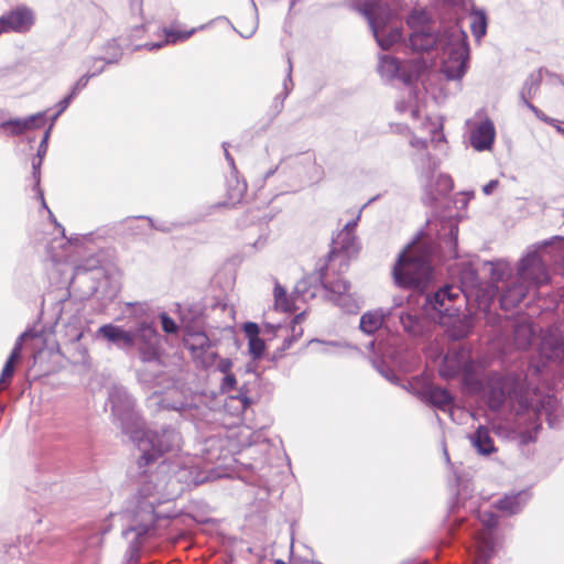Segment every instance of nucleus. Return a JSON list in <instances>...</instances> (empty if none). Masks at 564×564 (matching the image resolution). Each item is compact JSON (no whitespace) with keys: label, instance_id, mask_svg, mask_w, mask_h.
<instances>
[{"label":"nucleus","instance_id":"36","mask_svg":"<svg viewBox=\"0 0 564 564\" xmlns=\"http://www.w3.org/2000/svg\"><path fill=\"white\" fill-rule=\"evenodd\" d=\"M542 82V70L532 73L527 78L520 93L521 100L530 99L539 89Z\"/></svg>","mask_w":564,"mask_h":564},{"label":"nucleus","instance_id":"49","mask_svg":"<svg viewBox=\"0 0 564 564\" xmlns=\"http://www.w3.org/2000/svg\"><path fill=\"white\" fill-rule=\"evenodd\" d=\"M162 328L167 334H174L177 330V325L167 314H161Z\"/></svg>","mask_w":564,"mask_h":564},{"label":"nucleus","instance_id":"17","mask_svg":"<svg viewBox=\"0 0 564 564\" xmlns=\"http://www.w3.org/2000/svg\"><path fill=\"white\" fill-rule=\"evenodd\" d=\"M184 345L193 357L207 368L214 365L217 354L210 350V340L203 332H187L184 336Z\"/></svg>","mask_w":564,"mask_h":564},{"label":"nucleus","instance_id":"54","mask_svg":"<svg viewBox=\"0 0 564 564\" xmlns=\"http://www.w3.org/2000/svg\"><path fill=\"white\" fill-rule=\"evenodd\" d=\"M75 96L69 93L68 96H66L64 99H62L59 102H58V111L57 113L53 117V121H55L57 119V117L64 112L66 110V108L69 106L70 101L73 100Z\"/></svg>","mask_w":564,"mask_h":564},{"label":"nucleus","instance_id":"6","mask_svg":"<svg viewBox=\"0 0 564 564\" xmlns=\"http://www.w3.org/2000/svg\"><path fill=\"white\" fill-rule=\"evenodd\" d=\"M436 245L425 236L417 237L400 253L393 267V276L403 288H424L433 279Z\"/></svg>","mask_w":564,"mask_h":564},{"label":"nucleus","instance_id":"61","mask_svg":"<svg viewBox=\"0 0 564 564\" xmlns=\"http://www.w3.org/2000/svg\"><path fill=\"white\" fill-rule=\"evenodd\" d=\"M223 147H224V150H225V156H226V160L228 161L229 165L235 169V161H234V158L229 154L228 152V149H227V143H223Z\"/></svg>","mask_w":564,"mask_h":564},{"label":"nucleus","instance_id":"53","mask_svg":"<svg viewBox=\"0 0 564 564\" xmlns=\"http://www.w3.org/2000/svg\"><path fill=\"white\" fill-rule=\"evenodd\" d=\"M109 46H115L117 48L116 53L113 54L112 57H109V58H94L93 61L94 62H100V61H104L105 63L107 64H111V63H117L121 55H122V52L117 47V44L115 41L108 43Z\"/></svg>","mask_w":564,"mask_h":564},{"label":"nucleus","instance_id":"46","mask_svg":"<svg viewBox=\"0 0 564 564\" xmlns=\"http://www.w3.org/2000/svg\"><path fill=\"white\" fill-rule=\"evenodd\" d=\"M523 104L543 122L555 126L556 119L546 116L543 111L536 108L533 104L529 101V99L522 100Z\"/></svg>","mask_w":564,"mask_h":564},{"label":"nucleus","instance_id":"10","mask_svg":"<svg viewBox=\"0 0 564 564\" xmlns=\"http://www.w3.org/2000/svg\"><path fill=\"white\" fill-rule=\"evenodd\" d=\"M462 285H456L462 290V297L466 302L474 300L479 310L486 311L497 293L498 285L482 286L478 280L476 270L471 265L465 267L460 272Z\"/></svg>","mask_w":564,"mask_h":564},{"label":"nucleus","instance_id":"51","mask_svg":"<svg viewBox=\"0 0 564 564\" xmlns=\"http://www.w3.org/2000/svg\"><path fill=\"white\" fill-rule=\"evenodd\" d=\"M243 332H245V334H246V336L248 337V340H249L250 338H258L260 329H259V326L256 323L249 322V323L245 324Z\"/></svg>","mask_w":564,"mask_h":564},{"label":"nucleus","instance_id":"41","mask_svg":"<svg viewBox=\"0 0 564 564\" xmlns=\"http://www.w3.org/2000/svg\"><path fill=\"white\" fill-rule=\"evenodd\" d=\"M20 358L15 357V354H10L0 376V390L3 389L7 384H9V382L11 381V378L13 377L14 373V364Z\"/></svg>","mask_w":564,"mask_h":564},{"label":"nucleus","instance_id":"20","mask_svg":"<svg viewBox=\"0 0 564 564\" xmlns=\"http://www.w3.org/2000/svg\"><path fill=\"white\" fill-rule=\"evenodd\" d=\"M530 286L532 285L525 280H519V275H517V279L509 283L500 295L501 307L506 311L516 307L527 296Z\"/></svg>","mask_w":564,"mask_h":564},{"label":"nucleus","instance_id":"18","mask_svg":"<svg viewBox=\"0 0 564 564\" xmlns=\"http://www.w3.org/2000/svg\"><path fill=\"white\" fill-rule=\"evenodd\" d=\"M95 338L104 339L119 349L129 351L131 330L113 324H105L96 330Z\"/></svg>","mask_w":564,"mask_h":564},{"label":"nucleus","instance_id":"60","mask_svg":"<svg viewBox=\"0 0 564 564\" xmlns=\"http://www.w3.org/2000/svg\"><path fill=\"white\" fill-rule=\"evenodd\" d=\"M360 215H358L355 219H352L351 221H348L345 227L343 228V230H349L350 232H354L356 226H357V223H358V219H359Z\"/></svg>","mask_w":564,"mask_h":564},{"label":"nucleus","instance_id":"39","mask_svg":"<svg viewBox=\"0 0 564 564\" xmlns=\"http://www.w3.org/2000/svg\"><path fill=\"white\" fill-rule=\"evenodd\" d=\"M148 403L150 408H158V409H173L175 411H181L184 408L183 403L180 404H171L166 401V399L158 392H154L151 394L148 399Z\"/></svg>","mask_w":564,"mask_h":564},{"label":"nucleus","instance_id":"22","mask_svg":"<svg viewBox=\"0 0 564 564\" xmlns=\"http://www.w3.org/2000/svg\"><path fill=\"white\" fill-rule=\"evenodd\" d=\"M45 112H37L23 119H11L1 123V128L12 135H20L25 131L41 128L44 124Z\"/></svg>","mask_w":564,"mask_h":564},{"label":"nucleus","instance_id":"56","mask_svg":"<svg viewBox=\"0 0 564 564\" xmlns=\"http://www.w3.org/2000/svg\"><path fill=\"white\" fill-rule=\"evenodd\" d=\"M458 228L456 225L449 224V238L446 239V243L451 245L453 248L456 247V239H457Z\"/></svg>","mask_w":564,"mask_h":564},{"label":"nucleus","instance_id":"21","mask_svg":"<svg viewBox=\"0 0 564 564\" xmlns=\"http://www.w3.org/2000/svg\"><path fill=\"white\" fill-rule=\"evenodd\" d=\"M448 30L442 35H436L434 31L415 30L410 35V46L413 51H430L433 47L442 48L444 42L442 40L446 37Z\"/></svg>","mask_w":564,"mask_h":564},{"label":"nucleus","instance_id":"26","mask_svg":"<svg viewBox=\"0 0 564 564\" xmlns=\"http://www.w3.org/2000/svg\"><path fill=\"white\" fill-rule=\"evenodd\" d=\"M535 336V329L529 323H519L513 329V343L518 349H527Z\"/></svg>","mask_w":564,"mask_h":564},{"label":"nucleus","instance_id":"55","mask_svg":"<svg viewBox=\"0 0 564 564\" xmlns=\"http://www.w3.org/2000/svg\"><path fill=\"white\" fill-rule=\"evenodd\" d=\"M232 368V361L228 358H223L217 364V370L224 375L230 373Z\"/></svg>","mask_w":564,"mask_h":564},{"label":"nucleus","instance_id":"28","mask_svg":"<svg viewBox=\"0 0 564 564\" xmlns=\"http://www.w3.org/2000/svg\"><path fill=\"white\" fill-rule=\"evenodd\" d=\"M463 368V361L457 352H448L443 357L440 366V375L444 378L456 376Z\"/></svg>","mask_w":564,"mask_h":564},{"label":"nucleus","instance_id":"19","mask_svg":"<svg viewBox=\"0 0 564 564\" xmlns=\"http://www.w3.org/2000/svg\"><path fill=\"white\" fill-rule=\"evenodd\" d=\"M540 354L547 360H561L564 357V337L558 329L547 332L541 340Z\"/></svg>","mask_w":564,"mask_h":564},{"label":"nucleus","instance_id":"57","mask_svg":"<svg viewBox=\"0 0 564 564\" xmlns=\"http://www.w3.org/2000/svg\"><path fill=\"white\" fill-rule=\"evenodd\" d=\"M499 182L497 180H491L488 182L484 187L482 192L485 195H490L494 193V191L498 187Z\"/></svg>","mask_w":564,"mask_h":564},{"label":"nucleus","instance_id":"45","mask_svg":"<svg viewBox=\"0 0 564 564\" xmlns=\"http://www.w3.org/2000/svg\"><path fill=\"white\" fill-rule=\"evenodd\" d=\"M523 104L543 122L555 126L556 119L546 116L543 111L536 108L533 104L529 101V99L522 100Z\"/></svg>","mask_w":564,"mask_h":564},{"label":"nucleus","instance_id":"14","mask_svg":"<svg viewBox=\"0 0 564 564\" xmlns=\"http://www.w3.org/2000/svg\"><path fill=\"white\" fill-rule=\"evenodd\" d=\"M35 23V14L26 6H18L0 17V35L15 32L26 33Z\"/></svg>","mask_w":564,"mask_h":564},{"label":"nucleus","instance_id":"40","mask_svg":"<svg viewBox=\"0 0 564 564\" xmlns=\"http://www.w3.org/2000/svg\"><path fill=\"white\" fill-rule=\"evenodd\" d=\"M324 288L327 290V296L330 300V297H339L341 294L348 293L350 285L344 279H337L329 284H324Z\"/></svg>","mask_w":564,"mask_h":564},{"label":"nucleus","instance_id":"48","mask_svg":"<svg viewBox=\"0 0 564 564\" xmlns=\"http://www.w3.org/2000/svg\"><path fill=\"white\" fill-rule=\"evenodd\" d=\"M33 336V333L32 330L28 329L25 332H23L15 340V344H14V347L11 351V354H15V357L17 358H20V355H21V350H22V346H23V343L26 338L29 337H32Z\"/></svg>","mask_w":564,"mask_h":564},{"label":"nucleus","instance_id":"8","mask_svg":"<svg viewBox=\"0 0 564 564\" xmlns=\"http://www.w3.org/2000/svg\"><path fill=\"white\" fill-rule=\"evenodd\" d=\"M358 11L365 15L372 34L382 50H389L401 37V29L390 25L393 13L383 0H357Z\"/></svg>","mask_w":564,"mask_h":564},{"label":"nucleus","instance_id":"27","mask_svg":"<svg viewBox=\"0 0 564 564\" xmlns=\"http://www.w3.org/2000/svg\"><path fill=\"white\" fill-rule=\"evenodd\" d=\"M384 314L381 310L369 311L360 318V329L370 335L377 332L383 324Z\"/></svg>","mask_w":564,"mask_h":564},{"label":"nucleus","instance_id":"7","mask_svg":"<svg viewBox=\"0 0 564 564\" xmlns=\"http://www.w3.org/2000/svg\"><path fill=\"white\" fill-rule=\"evenodd\" d=\"M130 440L142 453L139 459L140 465H148L163 455L176 457L183 447L181 433L171 425H163L154 430L145 429L142 425L131 432Z\"/></svg>","mask_w":564,"mask_h":564},{"label":"nucleus","instance_id":"59","mask_svg":"<svg viewBox=\"0 0 564 564\" xmlns=\"http://www.w3.org/2000/svg\"><path fill=\"white\" fill-rule=\"evenodd\" d=\"M47 142L46 138H43L37 150V156L43 158L47 151Z\"/></svg>","mask_w":564,"mask_h":564},{"label":"nucleus","instance_id":"16","mask_svg":"<svg viewBox=\"0 0 564 564\" xmlns=\"http://www.w3.org/2000/svg\"><path fill=\"white\" fill-rule=\"evenodd\" d=\"M466 124L469 128V142L476 151H487L492 148L496 138V129L494 122L488 119L475 121L474 119L467 120Z\"/></svg>","mask_w":564,"mask_h":564},{"label":"nucleus","instance_id":"37","mask_svg":"<svg viewBox=\"0 0 564 564\" xmlns=\"http://www.w3.org/2000/svg\"><path fill=\"white\" fill-rule=\"evenodd\" d=\"M273 295L274 306L276 310L282 312L293 311L292 300L288 297L284 288H282L279 283H275Z\"/></svg>","mask_w":564,"mask_h":564},{"label":"nucleus","instance_id":"29","mask_svg":"<svg viewBox=\"0 0 564 564\" xmlns=\"http://www.w3.org/2000/svg\"><path fill=\"white\" fill-rule=\"evenodd\" d=\"M427 400L432 405L443 411L449 410L453 403V398L448 391L438 387L429 390Z\"/></svg>","mask_w":564,"mask_h":564},{"label":"nucleus","instance_id":"3","mask_svg":"<svg viewBox=\"0 0 564 564\" xmlns=\"http://www.w3.org/2000/svg\"><path fill=\"white\" fill-rule=\"evenodd\" d=\"M393 129L409 138V144L413 150L411 159L417 169L420 182L425 192V199L434 202L438 196L448 194L453 188V180L448 174H436L440 160L429 152V143L436 148L438 143L445 142L442 120L440 118H425L420 124L414 126L413 129L416 131L430 134V139L417 137L408 126L402 123L394 124Z\"/></svg>","mask_w":564,"mask_h":564},{"label":"nucleus","instance_id":"35","mask_svg":"<svg viewBox=\"0 0 564 564\" xmlns=\"http://www.w3.org/2000/svg\"><path fill=\"white\" fill-rule=\"evenodd\" d=\"M429 20V15L425 11L414 10L408 18V24L412 29V32L415 30L434 31Z\"/></svg>","mask_w":564,"mask_h":564},{"label":"nucleus","instance_id":"62","mask_svg":"<svg viewBox=\"0 0 564 564\" xmlns=\"http://www.w3.org/2000/svg\"><path fill=\"white\" fill-rule=\"evenodd\" d=\"M553 127L555 128V130H556L558 133H561L562 135H564V127H563V126H561V124L558 123V121H557V120H556L555 126H553Z\"/></svg>","mask_w":564,"mask_h":564},{"label":"nucleus","instance_id":"15","mask_svg":"<svg viewBox=\"0 0 564 564\" xmlns=\"http://www.w3.org/2000/svg\"><path fill=\"white\" fill-rule=\"evenodd\" d=\"M519 280H525L532 286H540L549 282L546 267L538 252L527 254L518 268Z\"/></svg>","mask_w":564,"mask_h":564},{"label":"nucleus","instance_id":"9","mask_svg":"<svg viewBox=\"0 0 564 564\" xmlns=\"http://www.w3.org/2000/svg\"><path fill=\"white\" fill-rule=\"evenodd\" d=\"M443 41L442 73L447 79H460L467 70L469 54L467 34L454 25L448 29V34Z\"/></svg>","mask_w":564,"mask_h":564},{"label":"nucleus","instance_id":"2","mask_svg":"<svg viewBox=\"0 0 564 564\" xmlns=\"http://www.w3.org/2000/svg\"><path fill=\"white\" fill-rule=\"evenodd\" d=\"M534 391L527 383L523 372H510L506 376L494 377L489 382L488 405L497 411L503 406L509 408L518 416L517 429L521 444L535 441L541 429L540 415L545 411L550 426H555V420L549 408L556 403L555 399L547 397L546 405L536 409L533 403Z\"/></svg>","mask_w":564,"mask_h":564},{"label":"nucleus","instance_id":"32","mask_svg":"<svg viewBox=\"0 0 564 564\" xmlns=\"http://www.w3.org/2000/svg\"><path fill=\"white\" fill-rule=\"evenodd\" d=\"M484 265L488 268L490 278L496 283L503 281L512 272L510 264L502 260L485 262Z\"/></svg>","mask_w":564,"mask_h":564},{"label":"nucleus","instance_id":"33","mask_svg":"<svg viewBox=\"0 0 564 564\" xmlns=\"http://www.w3.org/2000/svg\"><path fill=\"white\" fill-rule=\"evenodd\" d=\"M330 301L348 314H357L360 308L358 300L350 292L341 294L339 297H330Z\"/></svg>","mask_w":564,"mask_h":564},{"label":"nucleus","instance_id":"11","mask_svg":"<svg viewBox=\"0 0 564 564\" xmlns=\"http://www.w3.org/2000/svg\"><path fill=\"white\" fill-rule=\"evenodd\" d=\"M109 403L113 416L120 422L123 433L131 438V432L141 427L140 417L134 411V401L122 387H112L109 391Z\"/></svg>","mask_w":564,"mask_h":564},{"label":"nucleus","instance_id":"5","mask_svg":"<svg viewBox=\"0 0 564 564\" xmlns=\"http://www.w3.org/2000/svg\"><path fill=\"white\" fill-rule=\"evenodd\" d=\"M467 303L462 297V290L453 285H444L432 296L426 297L425 311L430 317L444 327L454 339L467 337L474 327L471 313L460 315V307Z\"/></svg>","mask_w":564,"mask_h":564},{"label":"nucleus","instance_id":"34","mask_svg":"<svg viewBox=\"0 0 564 564\" xmlns=\"http://www.w3.org/2000/svg\"><path fill=\"white\" fill-rule=\"evenodd\" d=\"M470 29L473 35L480 40L487 32V18L482 10H474L470 15Z\"/></svg>","mask_w":564,"mask_h":564},{"label":"nucleus","instance_id":"43","mask_svg":"<svg viewBox=\"0 0 564 564\" xmlns=\"http://www.w3.org/2000/svg\"><path fill=\"white\" fill-rule=\"evenodd\" d=\"M247 186L246 183L236 181V185L232 189L228 192V197L230 200V204H236L241 200L246 193Z\"/></svg>","mask_w":564,"mask_h":564},{"label":"nucleus","instance_id":"63","mask_svg":"<svg viewBox=\"0 0 564 564\" xmlns=\"http://www.w3.org/2000/svg\"><path fill=\"white\" fill-rule=\"evenodd\" d=\"M90 269H93V267L86 268V267H83V265H78V267H76V273L79 274L80 272H85V271L90 270Z\"/></svg>","mask_w":564,"mask_h":564},{"label":"nucleus","instance_id":"64","mask_svg":"<svg viewBox=\"0 0 564 564\" xmlns=\"http://www.w3.org/2000/svg\"><path fill=\"white\" fill-rule=\"evenodd\" d=\"M53 123H54V121L52 120V123L50 124L48 129H47V130L45 131V133H44V137H43V138H46V141H48V138H50V134H51V130H52Z\"/></svg>","mask_w":564,"mask_h":564},{"label":"nucleus","instance_id":"30","mask_svg":"<svg viewBox=\"0 0 564 564\" xmlns=\"http://www.w3.org/2000/svg\"><path fill=\"white\" fill-rule=\"evenodd\" d=\"M399 322L403 328V330L410 335L417 336L423 332V321L419 318L416 315L400 312L398 314Z\"/></svg>","mask_w":564,"mask_h":564},{"label":"nucleus","instance_id":"12","mask_svg":"<svg viewBox=\"0 0 564 564\" xmlns=\"http://www.w3.org/2000/svg\"><path fill=\"white\" fill-rule=\"evenodd\" d=\"M130 330L129 351L135 350L144 362L156 360L160 349V335L154 325L144 321Z\"/></svg>","mask_w":564,"mask_h":564},{"label":"nucleus","instance_id":"47","mask_svg":"<svg viewBox=\"0 0 564 564\" xmlns=\"http://www.w3.org/2000/svg\"><path fill=\"white\" fill-rule=\"evenodd\" d=\"M97 76V73H86L83 75L73 86L70 93L76 96L79 91H82L87 85L90 78Z\"/></svg>","mask_w":564,"mask_h":564},{"label":"nucleus","instance_id":"31","mask_svg":"<svg viewBox=\"0 0 564 564\" xmlns=\"http://www.w3.org/2000/svg\"><path fill=\"white\" fill-rule=\"evenodd\" d=\"M195 32H196V29H192L186 32H175L173 30H165V40L163 42L147 43L142 47H145L149 51L159 50L165 44L176 43L178 41H185L188 37H191Z\"/></svg>","mask_w":564,"mask_h":564},{"label":"nucleus","instance_id":"58","mask_svg":"<svg viewBox=\"0 0 564 564\" xmlns=\"http://www.w3.org/2000/svg\"><path fill=\"white\" fill-rule=\"evenodd\" d=\"M303 318V313L302 314H299L295 316V318L293 319V323L294 324H297L301 319ZM292 333H293V338L295 337H299L302 335V329L300 328L299 330L296 329V326L293 325L292 326Z\"/></svg>","mask_w":564,"mask_h":564},{"label":"nucleus","instance_id":"50","mask_svg":"<svg viewBox=\"0 0 564 564\" xmlns=\"http://www.w3.org/2000/svg\"><path fill=\"white\" fill-rule=\"evenodd\" d=\"M237 380L234 373H227L221 380L220 390L223 392H229L235 389Z\"/></svg>","mask_w":564,"mask_h":564},{"label":"nucleus","instance_id":"4","mask_svg":"<svg viewBox=\"0 0 564 564\" xmlns=\"http://www.w3.org/2000/svg\"><path fill=\"white\" fill-rule=\"evenodd\" d=\"M429 63L423 57H414L401 62L391 55L379 56L378 73L386 82L399 80L406 85L403 96L395 102L397 112L413 121V127L420 124L425 118L424 89L412 87V82L427 68Z\"/></svg>","mask_w":564,"mask_h":564},{"label":"nucleus","instance_id":"13","mask_svg":"<svg viewBox=\"0 0 564 564\" xmlns=\"http://www.w3.org/2000/svg\"><path fill=\"white\" fill-rule=\"evenodd\" d=\"M478 519L484 529L475 539V561L477 564H487L497 553V543L492 529L498 524L497 516L492 511H479Z\"/></svg>","mask_w":564,"mask_h":564},{"label":"nucleus","instance_id":"25","mask_svg":"<svg viewBox=\"0 0 564 564\" xmlns=\"http://www.w3.org/2000/svg\"><path fill=\"white\" fill-rule=\"evenodd\" d=\"M528 499L529 494L527 491H519L506 495L503 498L499 499L495 506L498 510L511 516L518 513L523 508Z\"/></svg>","mask_w":564,"mask_h":564},{"label":"nucleus","instance_id":"24","mask_svg":"<svg viewBox=\"0 0 564 564\" xmlns=\"http://www.w3.org/2000/svg\"><path fill=\"white\" fill-rule=\"evenodd\" d=\"M359 251V242L354 232L340 230L333 239L332 254L341 252L347 257H352Z\"/></svg>","mask_w":564,"mask_h":564},{"label":"nucleus","instance_id":"44","mask_svg":"<svg viewBox=\"0 0 564 564\" xmlns=\"http://www.w3.org/2000/svg\"><path fill=\"white\" fill-rule=\"evenodd\" d=\"M249 343V352L250 355L254 358V359H258L262 356L264 349H265V345H264V341L258 337V338H250L248 340Z\"/></svg>","mask_w":564,"mask_h":564},{"label":"nucleus","instance_id":"1","mask_svg":"<svg viewBox=\"0 0 564 564\" xmlns=\"http://www.w3.org/2000/svg\"><path fill=\"white\" fill-rule=\"evenodd\" d=\"M167 471L169 464L164 460L154 473L143 474L126 510L112 516L121 523L126 539L129 540L133 534L129 546L131 557L138 553L144 536L155 534L173 517L170 505L177 492L173 476L167 475Z\"/></svg>","mask_w":564,"mask_h":564},{"label":"nucleus","instance_id":"42","mask_svg":"<svg viewBox=\"0 0 564 564\" xmlns=\"http://www.w3.org/2000/svg\"><path fill=\"white\" fill-rule=\"evenodd\" d=\"M42 159L43 158H39V161L35 162L33 161L32 163V169H33V177H34V181H35V188L37 191V196L39 198L41 199V203H42V206L48 210L50 213V216L53 217V214L52 212L47 208L46 206V203H45V199H44V194H43V191L40 188V178H41V173H40V167H41V164H42Z\"/></svg>","mask_w":564,"mask_h":564},{"label":"nucleus","instance_id":"23","mask_svg":"<svg viewBox=\"0 0 564 564\" xmlns=\"http://www.w3.org/2000/svg\"><path fill=\"white\" fill-rule=\"evenodd\" d=\"M468 440L479 455L488 456L497 452L490 431L484 425H479L473 434H469Z\"/></svg>","mask_w":564,"mask_h":564},{"label":"nucleus","instance_id":"52","mask_svg":"<svg viewBox=\"0 0 564 564\" xmlns=\"http://www.w3.org/2000/svg\"><path fill=\"white\" fill-rule=\"evenodd\" d=\"M288 75H286V79L284 80V98L289 95V93L292 90L293 88V83H292V78H291V74H292V63H291V58L289 57L288 58Z\"/></svg>","mask_w":564,"mask_h":564},{"label":"nucleus","instance_id":"38","mask_svg":"<svg viewBox=\"0 0 564 564\" xmlns=\"http://www.w3.org/2000/svg\"><path fill=\"white\" fill-rule=\"evenodd\" d=\"M251 3L253 7V13L247 22L239 23L240 29L238 32L245 39L251 37L258 28L257 7L253 0H251Z\"/></svg>","mask_w":564,"mask_h":564}]
</instances>
